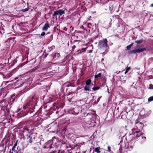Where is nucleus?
I'll return each mask as SVG.
<instances>
[{
  "label": "nucleus",
  "mask_w": 153,
  "mask_h": 153,
  "mask_svg": "<svg viewBox=\"0 0 153 153\" xmlns=\"http://www.w3.org/2000/svg\"><path fill=\"white\" fill-rule=\"evenodd\" d=\"M36 98L35 95L33 96L29 102L25 104L23 108L24 109H28L30 113H32L35 109V107L36 104Z\"/></svg>",
  "instance_id": "1"
},
{
  "label": "nucleus",
  "mask_w": 153,
  "mask_h": 153,
  "mask_svg": "<svg viewBox=\"0 0 153 153\" xmlns=\"http://www.w3.org/2000/svg\"><path fill=\"white\" fill-rule=\"evenodd\" d=\"M9 110L7 109V105H4L2 107L0 111V114L1 115V120L3 118V117H6L9 114Z\"/></svg>",
  "instance_id": "2"
},
{
  "label": "nucleus",
  "mask_w": 153,
  "mask_h": 153,
  "mask_svg": "<svg viewBox=\"0 0 153 153\" xmlns=\"http://www.w3.org/2000/svg\"><path fill=\"white\" fill-rule=\"evenodd\" d=\"M132 134H131L129 135L128 136V138H129V137L132 135H134L135 136H136L135 138L137 139L138 137H140L141 135H143V133L141 132V130H137L136 128H134L132 129Z\"/></svg>",
  "instance_id": "3"
},
{
  "label": "nucleus",
  "mask_w": 153,
  "mask_h": 153,
  "mask_svg": "<svg viewBox=\"0 0 153 153\" xmlns=\"http://www.w3.org/2000/svg\"><path fill=\"white\" fill-rule=\"evenodd\" d=\"M108 41L106 39H105L103 40H99L98 42V47L99 48H106L108 46Z\"/></svg>",
  "instance_id": "4"
},
{
  "label": "nucleus",
  "mask_w": 153,
  "mask_h": 153,
  "mask_svg": "<svg viewBox=\"0 0 153 153\" xmlns=\"http://www.w3.org/2000/svg\"><path fill=\"white\" fill-rule=\"evenodd\" d=\"M54 138H56V137H54L52 138L51 140L48 141L46 143V146H45L44 148H46L47 149L49 148L50 149H53L54 148L52 147V145L53 143V140Z\"/></svg>",
  "instance_id": "5"
},
{
  "label": "nucleus",
  "mask_w": 153,
  "mask_h": 153,
  "mask_svg": "<svg viewBox=\"0 0 153 153\" xmlns=\"http://www.w3.org/2000/svg\"><path fill=\"white\" fill-rule=\"evenodd\" d=\"M65 13V10L63 9H59L55 11L53 15V17L56 15L62 16Z\"/></svg>",
  "instance_id": "6"
},
{
  "label": "nucleus",
  "mask_w": 153,
  "mask_h": 153,
  "mask_svg": "<svg viewBox=\"0 0 153 153\" xmlns=\"http://www.w3.org/2000/svg\"><path fill=\"white\" fill-rule=\"evenodd\" d=\"M143 123L144 122L143 121H142V122H140V121L137 122L136 123L137 128H136L137 130V129L139 130H142L144 126Z\"/></svg>",
  "instance_id": "7"
},
{
  "label": "nucleus",
  "mask_w": 153,
  "mask_h": 153,
  "mask_svg": "<svg viewBox=\"0 0 153 153\" xmlns=\"http://www.w3.org/2000/svg\"><path fill=\"white\" fill-rule=\"evenodd\" d=\"M146 50V48H140L132 50L131 51L130 53H131L132 54L134 53H140L145 51Z\"/></svg>",
  "instance_id": "8"
},
{
  "label": "nucleus",
  "mask_w": 153,
  "mask_h": 153,
  "mask_svg": "<svg viewBox=\"0 0 153 153\" xmlns=\"http://www.w3.org/2000/svg\"><path fill=\"white\" fill-rule=\"evenodd\" d=\"M60 56V53H53L52 55L50 56V58L51 59H57Z\"/></svg>",
  "instance_id": "9"
},
{
  "label": "nucleus",
  "mask_w": 153,
  "mask_h": 153,
  "mask_svg": "<svg viewBox=\"0 0 153 153\" xmlns=\"http://www.w3.org/2000/svg\"><path fill=\"white\" fill-rule=\"evenodd\" d=\"M134 139L132 138L131 140H129L128 142V148H131V149H133L134 144L135 143V141H134Z\"/></svg>",
  "instance_id": "10"
},
{
  "label": "nucleus",
  "mask_w": 153,
  "mask_h": 153,
  "mask_svg": "<svg viewBox=\"0 0 153 153\" xmlns=\"http://www.w3.org/2000/svg\"><path fill=\"white\" fill-rule=\"evenodd\" d=\"M29 111V109H28V110L27 111L24 110H22V111L20 112V115L21 117H24L28 113H30Z\"/></svg>",
  "instance_id": "11"
},
{
  "label": "nucleus",
  "mask_w": 153,
  "mask_h": 153,
  "mask_svg": "<svg viewBox=\"0 0 153 153\" xmlns=\"http://www.w3.org/2000/svg\"><path fill=\"white\" fill-rule=\"evenodd\" d=\"M27 142L31 144L33 142L32 137L31 135H29L27 136Z\"/></svg>",
  "instance_id": "12"
},
{
  "label": "nucleus",
  "mask_w": 153,
  "mask_h": 153,
  "mask_svg": "<svg viewBox=\"0 0 153 153\" xmlns=\"http://www.w3.org/2000/svg\"><path fill=\"white\" fill-rule=\"evenodd\" d=\"M49 27V25L48 23H47L45 24L42 30L43 31H46L48 29Z\"/></svg>",
  "instance_id": "13"
},
{
  "label": "nucleus",
  "mask_w": 153,
  "mask_h": 153,
  "mask_svg": "<svg viewBox=\"0 0 153 153\" xmlns=\"http://www.w3.org/2000/svg\"><path fill=\"white\" fill-rule=\"evenodd\" d=\"M10 122V120L7 118L6 117L2 121L3 123L6 124V123H9Z\"/></svg>",
  "instance_id": "14"
},
{
  "label": "nucleus",
  "mask_w": 153,
  "mask_h": 153,
  "mask_svg": "<svg viewBox=\"0 0 153 153\" xmlns=\"http://www.w3.org/2000/svg\"><path fill=\"white\" fill-rule=\"evenodd\" d=\"M73 111L74 113L76 114H78L79 112V108L78 107H76L74 108Z\"/></svg>",
  "instance_id": "15"
},
{
  "label": "nucleus",
  "mask_w": 153,
  "mask_h": 153,
  "mask_svg": "<svg viewBox=\"0 0 153 153\" xmlns=\"http://www.w3.org/2000/svg\"><path fill=\"white\" fill-rule=\"evenodd\" d=\"M100 147H98L96 148L94 151V152H96L97 153H100Z\"/></svg>",
  "instance_id": "16"
},
{
  "label": "nucleus",
  "mask_w": 153,
  "mask_h": 153,
  "mask_svg": "<svg viewBox=\"0 0 153 153\" xmlns=\"http://www.w3.org/2000/svg\"><path fill=\"white\" fill-rule=\"evenodd\" d=\"M23 130H24L23 131V132L27 131V132L28 133L29 131L30 128L29 127H28L27 126H25L23 128Z\"/></svg>",
  "instance_id": "17"
},
{
  "label": "nucleus",
  "mask_w": 153,
  "mask_h": 153,
  "mask_svg": "<svg viewBox=\"0 0 153 153\" xmlns=\"http://www.w3.org/2000/svg\"><path fill=\"white\" fill-rule=\"evenodd\" d=\"M55 48V46L54 45H53L52 46L49 47L48 48V52H50L51 51V50H52L53 48L54 49Z\"/></svg>",
  "instance_id": "18"
},
{
  "label": "nucleus",
  "mask_w": 153,
  "mask_h": 153,
  "mask_svg": "<svg viewBox=\"0 0 153 153\" xmlns=\"http://www.w3.org/2000/svg\"><path fill=\"white\" fill-rule=\"evenodd\" d=\"M91 82V79H88L86 81L85 84L86 85H90Z\"/></svg>",
  "instance_id": "19"
},
{
  "label": "nucleus",
  "mask_w": 153,
  "mask_h": 153,
  "mask_svg": "<svg viewBox=\"0 0 153 153\" xmlns=\"http://www.w3.org/2000/svg\"><path fill=\"white\" fill-rule=\"evenodd\" d=\"M34 129V128L30 129V128L28 134H30V135H31L33 134Z\"/></svg>",
  "instance_id": "20"
},
{
  "label": "nucleus",
  "mask_w": 153,
  "mask_h": 153,
  "mask_svg": "<svg viewBox=\"0 0 153 153\" xmlns=\"http://www.w3.org/2000/svg\"><path fill=\"white\" fill-rule=\"evenodd\" d=\"M84 90L85 91H90V89H89V85H86L84 87Z\"/></svg>",
  "instance_id": "21"
},
{
  "label": "nucleus",
  "mask_w": 153,
  "mask_h": 153,
  "mask_svg": "<svg viewBox=\"0 0 153 153\" xmlns=\"http://www.w3.org/2000/svg\"><path fill=\"white\" fill-rule=\"evenodd\" d=\"M16 37H10L9 38V39H8V40H9V42H10V41L11 40H13V41L14 42H15L16 41L15 40V39Z\"/></svg>",
  "instance_id": "22"
},
{
  "label": "nucleus",
  "mask_w": 153,
  "mask_h": 153,
  "mask_svg": "<svg viewBox=\"0 0 153 153\" xmlns=\"http://www.w3.org/2000/svg\"><path fill=\"white\" fill-rule=\"evenodd\" d=\"M86 49H85V48H82L81 50H79L78 51L79 53H81L83 52H85V51H86Z\"/></svg>",
  "instance_id": "23"
},
{
  "label": "nucleus",
  "mask_w": 153,
  "mask_h": 153,
  "mask_svg": "<svg viewBox=\"0 0 153 153\" xmlns=\"http://www.w3.org/2000/svg\"><path fill=\"white\" fill-rule=\"evenodd\" d=\"M133 44V43H132L129 45L127 46L126 47V49L128 50H130Z\"/></svg>",
  "instance_id": "24"
},
{
  "label": "nucleus",
  "mask_w": 153,
  "mask_h": 153,
  "mask_svg": "<svg viewBox=\"0 0 153 153\" xmlns=\"http://www.w3.org/2000/svg\"><path fill=\"white\" fill-rule=\"evenodd\" d=\"M143 39H140L135 41V42L137 44H139L142 43L143 42Z\"/></svg>",
  "instance_id": "25"
},
{
  "label": "nucleus",
  "mask_w": 153,
  "mask_h": 153,
  "mask_svg": "<svg viewBox=\"0 0 153 153\" xmlns=\"http://www.w3.org/2000/svg\"><path fill=\"white\" fill-rule=\"evenodd\" d=\"M101 76V73H100L97 74H96L95 76L94 77L95 78H97L100 77Z\"/></svg>",
  "instance_id": "26"
},
{
  "label": "nucleus",
  "mask_w": 153,
  "mask_h": 153,
  "mask_svg": "<svg viewBox=\"0 0 153 153\" xmlns=\"http://www.w3.org/2000/svg\"><path fill=\"white\" fill-rule=\"evenodd\" d=\"M100 88V87L99 86L94 87L92 88V89L93 90L95 91L99 89Z\"/></svg>",
  "instance_id": "27"
},
{
  "label": "nucleus",
  "mask_w": 153,
  "mask_h": 153,
  "mask_svg": "<svg viewBox=\"0 0 153 153\" xmlns=\"http://www.w3.org/2000/svg\"><path fill=\"white\" fill-rule=\"evenodd\" d=\"M131 69V67H130L127 68L126 69V71L125 72V74H126L127 73H128V72Z\"/></svg>",
  "instance_id": "28"
},
{
  "label": "nucleus",
  "mask_w": 153,
  "mask_h": 153,
  "mask_svg": "<svg viewBox=\"0 0 153 153\" xmlns=\"http://www.w3.org/2000/svg\"><path fill=\"white\" fill-rule=\"evenodd\" d=\"M17 97L16 96H15L12 99V102H13L15 101H16L17 100Z\"/></svg>",
  "instance_id": "29"
},
{
  "label": "nucleus",
  "mask_w": 153,
  "mask_h": 153,
  "mask_svg": "<svg viewBox=\"0 0 153 153\" xmlns=\"http://www.w3.org/2000/svg\"><path fill=\"white\" fill-rule=\"evenodd\" d=\"M30 8L28 7L26 8H25V9H22V11H23V12H26Z\"/></svg>",
  "instance_id": "30"
},
{
  "label": "nucleus",
  "mask_w": 153,
  "mask_h": 153,
  "mask_svg": "<svg viewBox=\"0 0 153 153\" xmlns=\"http://www.w3.org/2000/svg\"><path fill=\"white\" fill-rule=\"evenodd\" d=\"M153 101V96H152L149 98L148 99V101L150 102Z\"/></svg>",
  "instance_id": "31"
},
{
  "label": "nucleus",
  "mask_w": 153,
  "mask_h": 153,
  "mask_svg": "<svg viewBox=\"0 0 153 153\" xmlns=\"http://www.w3.org/2000/svg\"><path fill=\"white\" fill-rule=\"evenodd\" d=\"M27 63V62H26L23 65H22V64H20L19 66H18L17 67V69H19V67H22L23 65H25V64H26V63Z\"/></svg>",
  "instance_id": "32"
},
{
  "label": "nucleus",
  "mask_w": 153,
  "mask_h": 153,
  "mask_svg": "<svg viewBox=\"0 0 153 153\" xmlns=\"http://www.w3.org/2000/svg\"><path fill=\"white\" fill-rule=\"evenodd\" d=\"M17 62V61L16 60H14L13 61V63L11 65V66H13L14 65V64L16 63Z\"/></svg>",
  "instance_id": "33"
},
{
  "label": "nucleus",
  "mask_w": 153,
  "mask_h": 153,
  "mask_svg": "<svg viewBox=\"0 0 153 153\" xmlns=\"http://www.w3.org/2000/svg\"><path fill=\"white\" fill-rule=\"evenodd\" d=\"M17 151L16 152V153H21L20 152L21 149L19 147H18L17 148Z\"/></svg>",
  "instance_id": "34"
},
{
  "label": "nucleus",
  "mask_w": 153,
  "mask_h": 153,
  "mask_svg": "<svg viewBox=\"0 0 153 153\" xmlns=\"http://www.w3.org/2000/svg\"><path fill=\"white\" fill-rule=\"evenodd\" d=\"M107 148H108V149H107V151L108 152H111V147H110V146H108Z\"/></svg>",
  "instance_id": "35"
},
{
  "label": "nucleus",
  "mask_w": 153,
  "mask_h": 153,
  "mask_svg": "<svg viewBox=\"0 0 153 153\" xmlns=\"http://www.w3.org/2000/svg\"><path fill=\"white\" fill-rule=\"evenodd\" d=\"M98 38H100L99 36L98 35H97L95 36H94L93 37V39H97Z\"/></svg>",
  "instance_id": "36"
},
{
  "label": "nucleus",
  "mask_w": 153,
  "mask_h": 153,
  "mask_svg": "<svg viewBox=\"0 0 153 153\" xmlns=\"http://www.w3.org/2000/svg\"><path fill=\"white\" fill-rule=\"evenodd\" d=\"M4 33V29H2L0 31V33L2 35Z\"/></svg>",
  "instance_id": "37"
},
{
  "label": "nucleus",
  "mask_w": 153,
  "mask_h": 153,
  "mask_svg": "<svg viewBox=\"0 0 153 153\" xmlns=\"http://www.w3.org/2000/svg\"><path fill=\"white\" fill-rule=\"evenodd\" d=\"M76 42H77V44H78L79 42V40H75L74 41V43H75Z\"/></svg>",
  "instance_id": "38"
},
{
  "label": "nucleus",
  "mask_w": 153,
  "mask_h": 153,
  "mask_svg": "<svg viewBox=\"0 0 153 153\" xmlns=\"http://www.w3.org/2000/svg\"><path fill=\"white\" fill-rule=\"evenodd\" d=\"M18 141V140H17L16 141V143L14 144L13 146H14V147H16L17 146Z\"/></svg>",
  "instance_id": "39"
},
{
  "label": "nucleus",
  "mask_w": 153,
  "mask_h": 153,
  "mask_svg": "<svg viewBox=\"0 0 153 153\" xmlns=\"http://www.w3.org/2000/svg\"><path fill=\"white\" fill-rule=\"evenodd\" d=\"M45 32H43L41 33V36H43L45 35Z\"/></svg>",
  "instance_id": "40"
},
{
  "label": "nucleus",
  "mask_w": 153,
  "mask_h": 153,
  "mask_svg": "<svg viewBox=\"0 0 153 153\" xmlns=\"http://www.w3.org/2000/svg\"><path fill=\"white\" fill-rule=\"evenodd\" d=\"M49 53H45L44 54V56L45 57H46L48 55Z\"/></svg>",
  "instance_id": "41"
},
{
  "label": "nucleus",
  "mask_w": 153,
  "mask_h": 153,
  "mask_svg": "<svg viewBox=\"0 0 153 153\" xmlns=\"http://www.w3.org/2000/svg\"><path fill=\"white\" fill-rule=\"evenodd\" d=\"M52 152L50 153H55L56 152V151L55 150L54 151L53 149L52 150Z\"/></svg>",
  "instance_id": "42"
},
{
  "label": "nucleus",
  "mask_w": 153,
  "mask_h": 153,
  "mask_svg": "<svg viewBox=\"0 0 153 153\" xmlns=\"http://www.w3.org/2000/svg\"><path fill=\"white\" fill-rule=\"evenodd\" d=\"M63 30H65V31H67V29L66 27H64L63 29Z\"/></svg>",
  "instance_id": "43"
},
{
  "label": "nucleus",
  "mask_w": 153,
  "mask_h": 153,
  "mask_svg": "<svg viewBox=\"0 0 153 153\" xmlns=\"http://www.w3.org/2000/svg\"><path fill=\"white\" fill-rule=\"evenodd\" d=\"M66 60L64 59L61 62L62 64H63L65 61Z\"/></svg>",
  "instance_id": "44"
},
{
  "label": "nucleus",
  "mask_w": 153,
  "mask_h": 153,
  "mask_svg": "<svg viewBox=\"0 0 153 153\" xmlns=\"http://www.w3.org/2000/svg\"><path fill=\"white\" fill-rule=\"evenodd\" d=\"M102 97V96L101 97H100L98 98V99H97V101L98 102L100 100V98H101V97Z\"/></svg>",
  "instance_id": "45"
},
{
  "label": "nucleus",
  "mask_w": 153,
  "mask_h": 153,
  "mask_svg": "<svg viewBox=\"0 0 153 153\" xmlns=\"http://www.w3.org/2000/svg\"><path fill=\"white\" fill-rule=\"evenodd\" d=\"M15 147H14V146H13L12 149V150L13 151H14V150L15 149Z\"/></svg>",
  "instance_id": "46"
},
{
  "label": "nucleus",
  "mask_w": 153,
  "mask_h": 153,
  "mask_svg": "<svg viewBox=\"0 0 153 153\" xmlns=\"http://www.w3.org/2000/svg\"><path fill=\"white\" fill-rule=\"evenodd\" d=\"M76 48V46L75 45H74L72 47V49L74 50Z\"/></svg>",
  "instance_id": "47"
},
{
  "label": "nucleus",
  "mask_w": 153,
  "mask_h": 153,
  "mask_svg": "<svg viewBox=\"0 0 153 153\" xmlns=\"http://www.w3.org/2000/svg\"><path fill=\"white\" fill-rule=\"evenodd\" d=\"M37 69V68H34L33 69V70L32 71H35Z\"/></svg>",
  "instance_id": "48"
},
{
  "label": "nucleus",
  "mask_w": 153,
  "mask_h": 153,
  "mask_svg": "<svg viewBox=\"0 0 153 153\" xmlns=\"http://www.w3.org/2000/svg\"><path fill=\"white\" fill-rule=\"evenodd\" d=\"M148 114H146V115H145V114H144L143 115V116L145 117H147V116H148Z\"/></svg>",
  "instance_id": "49"
},
{
  "label": "nucleus",
  "mask_w": 153,
  "mask_h": 153,
  "mask_svg": "<svg viewBox=\"0 0 153 153\" xmlns=\"http://www.w3.org/2000/svg\"><path fill=\"white\" fill-rule=\"evenodd\" d=\"M80 27L81 28L83 29L84 28V27L82 25L80 26Z\"/></svg>",
  "instance_id": "50"
},
{
  "label": "nucleus",
  "mask_w": 153,
  "mask_h": 153,
  "mask_svg": "<svg viewBox=\"0 0 153 153\" xmlns=\"http://www.w3.org/2000/svg\"><path fill=\"white\" fill-rule=\"evenodd\" d=\"M85 143L84 142H83V143H80V144L79 145H82L83 144H84Z\"/></svg>",
  "instance_id": "51"
},
{
  "label": "nucleus",
  "mask_w": 153,
  "mask_h": 153,
  "mask_svg": "<svg viewBox=\"0 0 153 153\" xmlns=\"http://www.w3.org/2000/svg\"><path fill=\"white\" fill-rule=\"evenodd\" d=\"M94 103L95 104H97L98 103V102L97 101H95L94 102Z\"/></svg>",
  "instance_id": "52"
},
{
  "label": "nucleus",
  "mask_w": 153,
  "mask_h": 153,
  "mask_svg": "<svg viewBox=\"0 0 153 153\" xmlns=\"http://www.w3.org/2000/svg\"><path fill=\"white\" fill-rule=\"evenodd\" d=\"M151 6H152V7H153V4H151Z\"/></svg>",
  "instance_id": "53"
},
{
  "label": "nucleus",
  "mask_w": 153,
  "mask_h": 153,
  "mask_svg": "<svg viewBox=\"0 0 153 153\" xmlns=\"http://www.w3.org/2000/svg\"><path fill=\"white\" fill-rule=\"evenodd\" d=\"M51 37H52L53 38V35H52L51 36Z\"/></svg>",
  "instance_id": "54"
},
{
  "label": "nucleus",
  "mask_w": 153,
  "mask_h": 153,
  "mask_svg": "<svg viewBox=\"0 0 153 153\" xmlns=\"http://www.w3.org/2000/svg\"><path fill=\"white\" fill-rule=\"evenodd\" d=\"M97 42H96L95 43V44H97Z\"/></svg>",
  "instance_id": "55"
},
{
  "label": "nucleus",
  "mask_w": 153,
  "mask_h": 153,
  "mask_svg": "<svg viewBox=\"0 0 153 153\" xmlns=\"http://www.w3.org/2000/svg\"><path fill=\"white\" fill-rule=\"evenodd\" d=\"M72 27V26H70V27L71 28Z\"/></svg>",
  "instance_id": "56"
},
{
  "label": "nucleus",
  "mask_w": 153,
  "mask_h": 153,
  "mask_svg": "<svg viewBox=\"0 0 153 153\" xmlns=\"http://www.w3.org/2000/svg\"><path fill=\"white\" fill-rule=\"evenodd\" d=\"M13 97V96H12V97H12V98Z\"/></svg>",
  "instance_id": "57"
},
{
  "label": "nucleus",
  "mask_w": 153,
  "mask_h": 153,
  "mask_svg": "<svg viewBox=\"0 0 153 153\" xmlns=\"http://www.w3.org/2000/svg\"><path fill=\"white\" fill-rule=\"evenodd\" d=\"M58 153H59V151L58 152Z\"/></svg>",
  "instance_id": "58"
},
{
  "label": "nucleus",
  "mask_w": 153,
  "mask_h": 153,
  "mask_svg": "<svg viewBox=\"0 0 153 153\" xmlns=\"http://www.w3.org/2000/svg\"><path fill=\"white\" fill-rule=\"evenodd\" d=\"M144 138H145L146 139V137H144Z\"/></svg>",
  "instance_id": "59"
},
{
  "label": "nucleus",
  "mask_w": 153,
  "mask_h": 153,
  "mask_svg": "<svg viewBox=\"0 0 153 153\" xmlns=\"http://www.w3.org/2000/svg\"><path fill=\"white\" fill-rule=\"evenodd\" d=\"M33 139H35V137H33Z\"/></svg>",
  "instance_id": "60"
},
{
  "label": "nucleus",
  "mask_w": 153,
  "mask_h": 153,
  "mask_svg": "<svg viewBox=\"0 0 153 153\" xmlns=\"http://www.w3.org/2000/svg\"><path fill=\"white\" fill-rule=\"evenodd\" d=\"M2 151H3V150H2L1 152H2Z\"/></svg>",
  "instance_id": "61"
},
{
  "label": "nucleus",
  "mask_w": 153,
  "mask_h": 153,
  "mask_svg": "<svg viewBox=\"0 0 153 153\" xmlns=\"http://www.w3.org/2000/svg\"><path fill=\"white\" fill-rule=\"evenodd\" d=\"M40 111V109L38 111Z\"/></svg>",
  "instance_id": "62"
},
{
  "label": "nucleus",
  "mask_w": 153,
  "mask_h": 153,
  "mask_svg": "<svg viewBox=\"0 0 153 153\" xmlns=\"http://www.w3.org/2000/svg\"><path fill=\"white\" fill-rule=\"evenodd\" d=\"M68 153H71V152H68Z\"/></svg>",
  "instance_id": "63"
},
{
  "label": "nucleus",
  "mask_w": 153,
  "mask_h": 153,
  "mask_svg": "<svg viewBox=\"0 0 153 153\" xmlns=\"http://www.w3.org/2000/svg\"><path fill=\"white\" fill-rule=\"evenodd\" d=\"M85 153V152H84V153Z\"/></svg>",
  "instance_id": "64"
}]
</instances>
